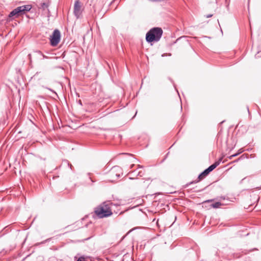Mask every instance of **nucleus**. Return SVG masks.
<instances>
[{
	"label": "nucleus",
	"instance_id": "11",
	"mask_svg": "<svg viewBox=\"0 0 261 261\" xmlns=\"http://www.w3.org/2000/svg\"><path fill=\"white\" fill-rule=\"evenodd\" d=\"M136 171L134 170V171H133L132 172V173H130L133 176L132 177H130L129 179H135L134 176H137V173H136Z\"/></svg>",
	"mask_w": 261,
	"mask_h": 261
},
{
	"label": "nucleus",
	"instance_id": "4",
	"mask_svg": "<svg viewBox=\"0 0 261 261\" xmlns=\"http://www.w3.org/2000/svg\"><path fill=\"white\" fill-rule=\"evenodd\" d=\"M50 44L52 46H56L61 40V33L59 30L56 29L50 36Z\"/></svg>",
	"mask_w": 261,
	"mask_h": 261
},
{
	"label": "nucleus",
	"instance_id": "20",
	"mask_svg": "<svg viewBox=\"0 0 261 261\" xmlns=\"http://www.w3.org/2000/svg\"><path fill=\"white\" fill-rule=\"evenodd\" d=\"M212 16H213V14H209V15H207L206 16V18H209V17H211Z\"/></svg>",
	"mask_w": 261,
	"mask_h": 261
},
{
	"label": "nucleus",
	"instance_id": "24",
	"mask_svg": "<svg viewBox=\"0 0 261 261\" xmlns=\"http://www.w3.org/2000/svg\"><path fill=\"white\" fill-rule=\"evenodd\" d=\"M134 166V164H132V165H131L130 168H133Z\"/></svg>",
	"mask_w": 261,
	"mask_h": 261
},
{
	"label": "nucleus",
	"instance_id": "8",
	"mask_svg": "<svg viewBox=\"0 0 261 261\" xmlns=\"http://www.w3.org/2000/svg\"><path fill=\"white\" fill-rule=\"evenodd\" d=\"M20 10L21 15L24 14L26 12L29 11L32 8V5H27L18 7Z\"/></svg>",
	"mask_w": 261,
	"mask_h": 261
},
{
	"label": "nucleus",
	"instance_id": "1",
	"mask_svg": "<svg viewBox=\"0 0 261 261\" xmlns=\"http://www.w3.org/2000/svg\"><path fill=\"white\" fill-rule=\"evenodd\" d=\"M112 202L107 201L103 202L96 208L94 211L95 214L99 218L108 217L113 214L111 208Z\"/></svg>",
	"mask_w": 261,
	"mask_h": 261
},
{
	"label": "nucleus",
	"instance_id": "21",
	"mask_svg": "<svg viewBox=\"0 0 261 261\" xmlns=\"http://www.w3.org/2000/svg\"><path fill=\"white\" fill-rule=\"evenodd\" d=\"M138 168H143V166H141V165H138Z\"/></svg>",
	"mask_w": 261,
	"mask_h": 261
},
{
	"label": "nucleus",
	"instance_id": "17",
	"mask_svg": "<svg viewBox=\"0 0 261 261\" xmlns=\"http://www.w3.org/2000/svg\"><path fill=\"white\" fill-rule=\"evenodd\" d=\"M242 152H243V150L241 148L239 150L238 152H237V153H239V154H240V153H241Z\"/></svg>",
	"mask_w": 261,
	"mask_h": 261
},
{
	"label": "nucleus",
	"instance_id": "13",
	"mask_svg": "<svg viewBox=\"0 0 261 261\" xmlns=\"http://www.w3.org/2000/svg\"><path fill=\"white\" fill-rule=\"evenodd\" d=\"M144 175V172L142 171H140L137 173V176H139L140 177L143 176Z\"/></svg>",
	"mask_w": 261,
	"mask_h": 261
},
{
	"label": "nucleus",
	"instance_id": "15",
	"mask_svg": "<svg viewBox=\"0 0 261 261\" xmlns=\"http://www.w3.org/2000/svg\"><path fill=\"white\" fill-rule=\"evenodd\" d=\"M238 155H239V153H235V154H232V155H231L229 156V159L230 160H231V159H232L234 157L237 156H238Z\"/></svg>",
	"mask_w": 261,
	"mask_h": 261
},
{
	"label": "nucleus",
	"instance_id": "10",
	"mask_svg": "<svg viewBox=\"0 0 261 261\" xmlns=\"http://www.w3.org/2000/svg\"><path fill=\"white\" fill-rule=\"evenodd\" d=\"M222 205V203L220 202H217L215 203H213L211 205V206L214 208H218Z\"/></svg>",
	"mask_w": 261,
	"mask_h": 261
},
{
	"label": "nucleus",
	"instance_id": "16",
	"mask_svg": "<svg viewBox=\"0 0 261 261\" xmlns=\"http://www.w3.org/2000/svg\"><path fill=\"white\" fill-rule=\"evenodd\" d=\"M76 261H85V257L84 256H81Z\"/></svg>",
	"mask_w": 261,
	"mask_h": 261
},
{
	"label": "nucleus",
	"instance_id": "18",
	"mask_svg": "<svg viewBox=\"0 0 261 261\" xmlns=\"http://www.w3.org/2000/svg\"><path fill=\"white\" fill-rule=\"evenodd\" d=\"M46 89H47L48 90H50V91H51L53 93L57 94V93L52 89H50V88H46Z\"/></svg>",
	"mask_w": 261,
	"mask_h": 261
},
{
	"label": "nucleus",
	"instance_id": "12",
	"mask_svg": "<svg viewBox=\"0 0 261 261\" xmlns=\"http://www.w3.org/2000/svg\"><path fill=\"white\" fill-rule=\"evenodd\" d=\"M36 53H37L38 54H39V55L42 56L43 57V59H46V58H48L47 56H46L44 55H43L42 54V53L41 51H40V50L37 51Z\"/></svg>",
	"mask_w": 261,
	"mask_h": 261
},
{
	"label": "nucleus",
	"instance_id": "19",
	"mask_svg": "<svg viewBox=\"0 0 261 261\" xmlns=\"http://www.w3.org/2000/svg\"><path fill=\"white\" fill-rule=\"evenodd\" d=\"M67 162L68 166H69L70 168L71 169H72V165L69 162H68V161H67Z\"/></svg>",
	"mask_w": 261,
	"mask_h": 261
},
{
	"label": "nucleus",
	"instance_id": "3",
	"mask_svg": "<svg viewBox=\"0 0 261 261\" xmlns=\"http://www.w3.org/2000/svg\"><path fill=\"white\" fill-rule=\"evenodd\" d=\"M122 175V170L119 166H114L110 170L109 175L112 178V180L118 179Z\"/></svg>",
	"mask_w": 261,
	"mask_h": 261
},
{
	"label": "nucleus",
	"instance_id": "6",
	"mask_svg": "<svg viewBox=\"0 0 261 261\" xmlns=\"http://www.w3.org/2000/svg\"><path fill=\"white\" fill-rule=\"evenodd\" d=\"M20 9H19L18 7H17L16 8L12 10L8 15L7 21H11L13 19V17L17 18L19 15H20L21 14L20 12Z\"/></svg>",
	"mask_w": 261,
	"mask_h": 261
},
{
	"label": "nucleus",
	"instance_id": "2",
	"mask_svg": "<svg viewBox=\"0 0 261 261\" xmlns=\"http://www.w3.org/2000/svg\"><path fill=\"white\" fill-rule=\"evenodd\" d=\"M163 34L161 28L155 27L150 29L146 35V40L147 42H157L160 40Z\"/></svg>",
	"mask_w": 261,
	"mask_h": 261
},
{
	"label": "nucleus",
	"instance_id": "9",
	"mask_svg": "<svg viewBox=\"0 0 261 261\" xmlns=\"http://www.w3.org/2000/svg\"><path fill=\"white\" fill-rule=\"evenodd\" d=\"M221 161V159H220L218 161L216 162L210 166L206 169L208 170V172L212 171L214 169H215L219 164L220 162Z\"/></svg>",
	"mask_w": 261,
	"mask_h": 261
},
{
	"label": "nucleus",
	"instance_id": "23",
	"mask_svg": "<svg viewBox=\"0 0 261 261\" xmlns=\"http://www.w3.org/2000/svg\"><path fill=\"white\" fill-rule=\"evenodd\" d=\"M240 160V158H239L238 159H237V160H236L234 162H238V161L239 160Z\"/></svg>",
	"mask_w": 261,
	"mask_h": 261
},
{
	"label": "nucleus",
	"instance_id": "7",
	"mask_svg": "<svg viewBox=\"0 0 261 261\" xmlns=\"http://www.w3.org/2000/svg\"><path fill=\"white\" fill-rule=\"evenodd\" d=\"M210 173L208 172V170H207V169H205L203 172H202L198 176V180H195V181H193L192 182H191L190 183V184H195V183H197L198 182L199 180H201L202 179H203L205 176H206V175H207Z\"/></svg>",
	"mask_w": 261,
	"mask_h": 261
},
{
	"label": "nucleus",
	"instance_id": "22",
	"mask_svg": "<svg viewBox=\"0 0 261 261\" xmlns=\"http://www.w3.org/2000/svg\"><path fill=\"white\" fill-rule=\"evenodd\" d=\"M212 201H213V200H208L205 201V202H211Z\"/></svg>",
	"mask_w": 261,
	"mask_h": 261
},
{
	"label": "nucleus",
	"instance_id": "5",
	"mask_svg": "<svg viewBox=\"0 0 261 261\" xmlns=\"http://www.w3.org/2000/svg\"><path fill=\"white\" fill-rule=\"evenodd\" d=\"M74 14L77 18H79L82 14L81 3L79 1H75L74 3Z\"/></svg>",
	"mask_w": 261,
	"mask_h": 261
},
{
	"label": "nucleus",
	"instance_id": "25",
	"mask_svg": "<svg viewBox=\"0 0 261 261\" xmlns=\"http://www.w3.org/2000/svg\"><path fill=\"white\" fill-rule=\"evenodd\" d=\"M247 110H248V111H249V108H248V107H247Z\"/></svg>",
	"mask_w": 261,
	"mask_h": 261
},
{
	"label": "nucleus",
	"instance_id": "14",
	"mask_svg": "<svg viewBox=\"0 0 261 261\" xmlns=\"http://www.w3.org/2000/svg\"><path fill=\"white\" fill-rule=\"evenodd\" d=\"M41 7L42 9H45L48 7V5L46 3H43L41 4Z\"/></svg>",
	"mask_w": 261,
	"mask_h": 261
}]
</instances>
